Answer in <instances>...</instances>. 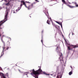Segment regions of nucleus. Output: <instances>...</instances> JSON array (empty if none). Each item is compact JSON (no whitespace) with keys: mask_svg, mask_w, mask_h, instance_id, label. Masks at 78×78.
I'll return each instance as SVG.
<instances>
[{"mask_svg":"<svg viewBox=\"0 0 78 78\" xmlns=\"http://www.w3.org/2000/svg\"><path fill=\"white\" fill-rule=\"evenodd\" d=\"M62 77V76L61 75V74L60 73H58L57 74V78H61Z\"/></svg>","mask_w":78,"mask_h":78,"instance_id":"4","label":"nucleus"},{"mask_svg":"<svg viewBox=\"0 0 78 78\" xmlns=\"http://www.w3.org/2000/svg\"><path fill=\"white\" fill-rule=\"evenodd\" d=\"M5 76H8V73H6V74L5 75Z\"/></svg>","mask_w":78,"mask_h":78,"instance_id":"25","label":"nucleus"},{"mask_svg":"<svg viewBox=\"0 0 78 78\" xmlns=\"http://www.w3.org/2000/svg\"><path fill=\"white\" fill-rule=\"evenodd\" d=\"M43 73H44V74H45V75H49L48 74H47L45 72H44Z\"/></svg>","mask_w":78,"mask_h":78,"instance_id":"20","label":"nucleus"},{"mask_svg":"<svg viewBox=\"0 0 78 78\" xmlns=\"http://www.w3.org/2000/svg\"><path fill=\"white\" fill-rule=\"evenodd\" d=\"M42 44H43V36H42L41 40V41Z\"/></svg>","mask_w":78,"mask_h":78,"instance_id":"14","label":"nucleus"},{"mask_svg":"<svg viewBox=\"0 0 78 78\" xmlns=\"http://www.w3.org/2000/svg\"><path fill=\"white\" fill-rule=\"evenodd\" d=\"M50 19H51V18H50Z\"/></svg>","mask_w":78,"mask_h":78,"instance_id":"38","label":"nucleus"},{"mask_svg":"<svg viewBox=\"0 0 78 78\" xmlns=\"http://www.w3.org/2000/svg\"><path fill=\"white\" fill-rule=\"evenodd\" d=\"M51 75H53V76H54V77H55L56 75V73L54 72L53 74H51Z\"/></svg>","mask_w":78,"mask_h":78,"instance_id":"12","label":"nucleus"},{"mask_svg":"<svg viewBox=\"0 0 78 78\" xmlns=\"http://www.w3.org/2000/svg\"><path fill=\"white\" fill-rule=\"evenodd\" d=\"M23 1H21V5H20V6L21 7H22V5H24L25 6H26V4H25V2L23 0H22Z\"/></svg>","mask_w":78,"mask_h":78,"instance_id":"3","label":"nucleus"},{"mask_svg":"<svg viewBox=\"0 0 78 78\" xmlns=\"http://www.w3.org/2000/svg\"><path fill=\"white\" fill-rule=\"evenodd\" d=\"M0 76H1L2 78H6L4 74L2 73H0Z\"/></svg>","mask_w":78,"mask_h":78,"instance_id":"5","label":"nucleus"},{"mask_svg":"<svg viewBox=\"0 0 78 78\" xmlns=\"http://www.w3.org/2000/svg\"><path fill=\"white\" fill-rule=\"evenodd\" d=\"M2 48L3 49V50L2 52L1 53V55L0 57V58H1L2 57V56H3V51H4V50H5V47H3Z\"/></svg>","mask_w":78,"mask_h":78,"instance_id":"7","label":"nucleus"},{"mask_svg":"<svg viewBox=\"0 0 78 78\" xmlns=\"http://www.w3.org/2000/svg\"><path fill=\"white\" fill-rule=\"evenodd\" d=\"M26 3H30V2H29V1H26Z\"/></svg>","mask_w":78,"mask_h":78,"instance_id":"26","label":"nucleus"},{"mask_svg":"<svg viewBox=\"0 0 78 78\" xmlns=\"http://www.w3.org/2000/svg\"><path fill=\"white\" fill-rule=\"evenodd\" d=\"M19 71L20 72V70L19 69Z\"/></svg>","mask_w":78,"mask_h":78,"instance_id":"34","label":"nucleus"},{"mask_svg":"<svg viewBox=\"0 0 78 78\" xmlns=\"http://www.w3.org/2000/svg\"><path fill=\"white\" fill-rule=\"evenodd\" d=\"M68 50H72V49H71L70 48V47L68 46Z\"/></svg>","mask_w":78,"mask_h":78,"instance_id":"19","label":"nucleus"},{"mask_svg":"<svg viewBox=\"0 0 78 78\" xmlns=\"http://www.w3.org/2000/svg\"><path fill=\"white\" fill-rule=\"evenodd\" d=\"M38 67H40V68L38 70L35 71H34V69H33L32 70H31L32 71V72L30 73L31 75H34L35 76H34L35 78H38V76L37 75H39V74H41V73L42 72V70H41V67L38 66Z\"/></svg>","mask_w":78,"mask_h":78,"instance_id":"2","label":"nucleus"},{"mask_svg":"<svg viewBox=\"0 0 78 78\" xmlns=\"http://www.w3.org/2000/svg\"><path fill=\"white\" fill-rule=\"evenodd\" d=\"M69 4H71V3H70V2H69Z\"/></svg>","mask_w":78,"mask_h":78,"instance_id":"36","label":"nucleus"},{"mask_svg":"<svg viewBox=\"0 0 78 78\" xmlns=\"http://www.w3.org/2000/svg\"><path fill=\"white\" fill-rule=\"evenodd\" d=\"M9 2H10V1H9L8 3L5 4V5H6V6H8L9 5Z\"/></svg>","mask_w":78,"mask_h":78,"instance_id":"15","label":"nucleus"},{"mask_svg":"<svg viewBox=\"0 0 78 78\" xmlns=\"http://www.w3.org/2000/svg\"><path fill=\"white\" fill-rule=\"evenodd\" d=\"M27 74H28V73H24L23 75H27Z\"/></svg>","mask_w":78,"mask_h":78,"instance_id":"24","label":"nucleus"},{"mask_svg":"<svg viewBox=\"0 0 78 78\" xmlns=\"http://www.w3.org/2000/svg\"><path fill=\"white\" fill-rule=\"evenodd\" d=\"M60 58H59V59L60 61H62V60L63 59L62 58V54L61 55H60Z\"/></svg>","mask_w":78,"mask_h":78,"instance_id":"8","label":"nucleus"},{"mask_svg":"<svg viewBox=\"0 0 78 78\" xmlns=\"http://www.w3.org/2000/svg\"><path fill=\"white\" fill-rule=\"evenodd\" d=\"M71 46H72L73 47V48H76V47H76V46H74L73 45H71Z\"/></svg>","mask_w":78,"mask_h":78,"instance_id":"23","label":"nucleus"},{"mask_svg":"<svg viewBox=\"0 0 78 78\" xmlns=\"http://www.w3.org/2000/svg\"><path fill=\"white\" fill-rule=\"evenodd\" d=\"M25 6L27 8L28 10L30 9H31V5H30L29 6L27 7L26 5Z\"/></svg>","mask_w":78,"mask_h":78,"instance_id":"11","label":"nucleus"},{"mask_svg":"<svg viewBox=\"0 0 78 78\" xmlns=\"http://www.w3.org/2000/svg\"><path fill=\"white\" fill-rule=\"evenodd\" d=\"M50 22H49L48 21V20L47 22V23H48V24L49 25H50V23H49Z\"/></svg>","mask_w":78,"mask_h":78,"instance_id":"21","label":"nucleus"},{"mask_svg":"<svg viewBox=\"0 0 78 78\" xmlns=\"http://www.w3.org/2000/svg\"><path fill=\"white\" fill-rule=\"evenodd\" d=\"M8 13H9V10H7L6 11V12L5 14L4 19L3 20L1 21L0 22V37L1 39L2 42L3 43L4 46H5V42L3 41V37H5V36L4 35L2 36L1 34H3V28H4V26H3V23H5L6 21H7V17H8Z\"/></svg>","mask_w":78,"mask_h":78,"instance_id":"1","label":"nucleus"},{"mask_svg":"<svg viewBox=\"0 0 78 78\" xmlns=\"http://www.w3.org/2000/svg\"><path fill=\"white\" fill-rule=\"evenodd\" d=\"M20 9V7H19L18 9L16 10V11H19Z\"/></svg>","mask_w":78,"mask_h":78,"instance_id":"18","label":"nucleus"},{"mask_svg":"<svg viewBox=\"0 0 78 78\" xmlns=\"http://www.w3.org/2000/svg\"><path fill=\"white\" fill-rule=\"evenodd\" d=\"M9 49V47H6V50H7Z\"/></svg>","mask_w":78,"mask_h":78,"instance_id":"28","label":"nucleus"},{"mask_svg":"<svg viewBox=\"0 0 78 78\" xmlns=\"http://www.w3.org/2000/svg\"><path fill=\"white\" fill-rule=\"evenodd\" d=\"M14 0H10V2H11V1H13Z\"/></svg>","mask_w":78,"mask_h":78,"instance_id":"32","label":"nucleus"},{"mask_svg":"<svg viewBox=\"0 0 78 78\" xmlns=\"http://www.w3.org/2000/svg\"><path fill=\"white\" fill-rule=\"evenodd\" d=\"M56 22L57 23H58V24H59V25H61L62 28V23L59 22H58V21H56Z\"/></svg>","mask_w":78,"mask_h":78,"instance_id":"10","label":"nucleus"},{"mask_svg":"<svg viewBox=\"0 0 78 78\" xmlns=\"http://www.w3.org/2000/svg\"><path fill=\"white\" fill-rule=\"evenodd\" d=\"M72 5H75L76 7H78V4H77L76 2H72Z\"/></svg>","mask_w":78,"mask_h":78,"instance_id":"6","label":"nucleus"},{"mask_svg":"<svg viewBox=\"0 0 78 78\" xmlns=\"http://www.w3.org/2000/svg\"><path fill=\"white\" fill-rule=\"evenodd\" d=\"M34 3H33V4H31V6L32 7H33V5H34Z\"/></svg>","mask_w":78,"mask_h":78,"instance_id":"27","label":"nucleus"},{"mask_svg":"<svg viewBox=\"0 0 78 78\" xmlns=\"http://www.w3.org/2000/svg\"><path fill=\"white\" fill-rule=\"evenodd\" d=\"M58 47H57V48H56V50H58Z\"/></svg>","mask_w":78,"mask_h":78,"instance_id":"30","label":"nucleus"},{"mask_svg":"<svg viewBox=\"0 0 78 78\" xmlns=\"http://www.w3.org/2000/svg\"><path fill=\"white\" fill-rule=\"evenodd\" d=\"M64 39L66 42H67V41H66V40L65 39V38H64Z\"/></svg>","mask_w":78,"mask_h":78,"instance_id":"29","label":"nucleus"},{"mask_svg":"<svg viewBox=\"0 0 78 78\" xmlns=\"http://www.w3.org/2000/svg\"><path fill=\"white\" fill-rule=\"evenodd\" d=\"M35 0V1H36V2H37V0Z\"/></svg>","mask_w":78,"mask_h":78,"instance_id":"33","label":"nucleus"},{"mask_svg":"<svg viewBox=\"0 0 78 78\" xmlns=\"http://www.w3.org/2000/svg\"><path fill=\"white\" fill-rule=\"evenodd\" d=\"M43 32H44V31H43V30H42V32H41L42 33H43Z\"/></svg>","mask_w":78,"mask_h":78,"instance_id":"31","label":"nucleus"},{"mask_svg":"<svg viewBox=\"0 0 78 78\" xmlns=\"http://www.w3.org/2000/svg\"><path fill=\"white\" fill-rule=\"evenodd\" d=\"M30 72H31V71H30Z\"/></svg>","mask_w":78,"mask_h":78,"instance_id":"39","label":"nucleus"},{"mask_svg":"<svg viewBox=\"0 0 78 78\" xmlns=\"http://www.w3.org/2000/svg\"><path fill=\"white\" fill-rule=\"evenodd\" d=\"M52 25L53 26V27H55V28H57V25H55V23H53V22L52 21Z\"/></svg>","mask_w":78,"mask_h":78,"instance_id":"13","label":"nucleus"},{"mask_svg":"<svg viewBox=\"0 0 78 78\" xmlns=\"http://www.w3.org/2000/svg\"><path fill=\"white\" fill-rule=\"evenodd\" d=\"M72 74V71H71V72H69V75H71Z\"/></svg>","mask_w":78,"mask_h":78,"instance_id":"17","label":"nucleus"},{"mask_svg":"<svg viewBox=\"0 0 78 78\" xmlns=\"http://www.w3.org/2000/svg\"><path fill=\"white\" fill-rule=\"evenodd\" d=\"M27 77H28V76H27Z\"/></svg>","mask_w":78,"mask_h":78,"instance_id":"37","label":"nucleus"},{"mask_svg":"<svg viewBox=\"0 0 78 78\" xmlns=\"http://www.w3.org/2000/svg\"><path fill=\"white\" fill-rule=\"evenodd\" d=\"M67 5L68 6H69V8H75V6H71L69 5Z\"/></svg>","mask_w":78,"mask_h":78,"instance_id":"9","label":"nucleus"},{"mask_svg":"<svg viewBox=\"0 0 78 78\" xmlns=\"http://www.w3.org/2000/svg\"><path fill=\"white\" fill-rule=\"evenodd\" d=\"M62 2H63V3H64V4H66V1H65V0H62Z\"/></svg>","mask_w":78,"mask_h":78,"instance_id":"16","label":"nucleus"},{"mask_svg":"<svg viewBox=\"0 0 78 78\" xmlns=\"http://www.w3.org/2000/svg\"><path fill=\"white\" fill-rule=\"evenodd\" d=\"M71 69H72V66H71Z\"/></svg>","mask_w":78,"mask_h":78,"instance_id":"35","label":"nucleus"},{"mask_svg":"<svg viewBox=\"0 0 78 78\" xmlns=\"http://www.w3.org/2000/svg\"><path fill=\"white\" fill-rule=\"evenodd\" d=\"M5 2H10V1H9V0H5Z\"/></svg>","mask_w":78,"mask_h":78,"instance_id":"22","label":"nucleus"}]
</instances>
